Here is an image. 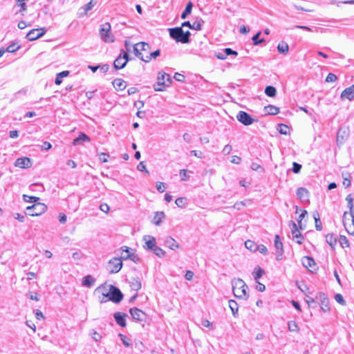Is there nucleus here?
I'll use <instances>...</instances> for the list:
<instances>
[{
    "instance_id": "obj_29",
    "label": "nucleus",
    "mask_w": 354,
    "mask_h": 354,
    "mask_svg": "<svg viewBox=\"0 0 354 354\" xmlns=\"http://www.w3.org/2000/svg\"><path fill=\"white\" fill-rule=\"evenodd\" d=\"M129 283L131 290L135 291L139 290L142 287L141 282L138 279H131Z\"/></svg>"
},
{
    "instance_id": "obj_22",
    "label": "nucleus",
    "mask_w": 354,
    "mask_h": 354,
    "mask_svg": "<svg viewBox=\"0 0 354 354\" xmlns=\"http://www.w3.org/2000/svg\"><path fill=\"white\" fill-rule=\"evenodd\" d=\"M348 133L346 130L343 129H339L337 133V145H342L344 142V141L348 138Z\"/></svg>"
},
{
    "instance_id": "obj_25",
    "label": "nucleus",
    "mask_w": 354,
    "mask_h": 354,
    "mask_svg": "<svg viewBox=\"0 0 354 354\" xmlns=\"http://www.w3.org/2000/svg\"><path fill=\"white\" fill-rule=\"evenodd\" d=\"M112 84L113 87L118 91H123L127 86L126 82L120 78L115 79Z\"/></svg>"
},
{
    "instance_id": "obj_32",
    "label": "nucleus",
    "mask_w": 354,
    "mask_h": 354,
    "mask_svg": "<svg viewBox=\"0 0 354 354\" xmlns=\"http://www.w3.org/2000/svg\"><path fill=\"white\" fill-rule=\"evenodd\" d=\"M313 218L315 221V228L317 230L320 231L322 229V222L320 221L319 214L317 211H315L313 213Z\"/></svg>"
},
{
    "instance_id": "obj_42",
    "label": "nucleus",
    "mask_w": 354,
    "mask_h": 354,
    "mask_svg": "<svg viewBox=\"0 0 354 354\" xmlns=\"http://www.w3.org/2000/svg\"><path fill=\"white\" fill-rule=\"evenodd\" d=\"M265 93L269 97H274L277 93V90L272 86H268L265 89Z\"/></svg>"
},
{
    "instance_id": "obj_54",
    "label": "nucleus",
    "mask_w": 354,
    "mask_h": 354,
    "mask_svg": "<svg viewBox=\"0 0 354 354\" xmlns=\"http://www.w3.org/2000/svg\"><path fill=\"white\" fill-rule=\"evenodd\" d=\"M335 299L337 303H339L342 305L346 304L345 300L341 294H336L335 295Z\"/></svg>"
},
{
    "instance_id": "obj_17",
    "label": "nucleus",
    "mask_w": 354,
    "mask_h": 354,
    "mask_svg": "<svg viewBox=\"0 0 354 354\" xmlns=\"http://www.w3.org/2000/svg\"><path fill=\"white\" fill-rule=\"evenodd\" d=\"M316 299L320 301L321 308L324 312L330 310L329 301L324 293L319 292L316 297Z\"/></svg>"
},
{
    "instance_id": "obj_52",
    "label": "nucleus",
    "mask_w": 354,
    "mask_h": 354,
    "mask_svg": "<svg viewBox=\"0 0 354 354\" xmlns=\"http://www.w3.org/2000/svg\"><path fill=\"white\" fill-rule=\"evenodd\" d=\"M140 50L141 51L148 52L150 50V46L146 42H139Z\"/></svg>"
},
{
    "instance_id": "obj_62",
    "label": "nucleus",
    "mask_w": 354,
    "mask_h": 354,
    "mask_svg": "<svg viewBox=\"0 0 354 354\" xmlns=\"http://www.w3.org/2000/svg\"><path fill=\"white\" fill-rule=\"evenodd\" d=\"M156 188L159 192L162 193L165 190V185L164 183L160 182L157 183Z\"/></svg>"
},
{
    "instance_id": "obj_21",
    "label": "nucleus",
    "mask_w": 354,
    "mask_h": 354,
    "mask_svg": "<svg viewBox=\"0 0 354 354\" xmlns=\"http://www.w3.org/2000/svg\"><path fill=\"white\" fill-rule=\"evenodd\" d=\"M126 317H127V314L120 313V312L115 313L113 315V317H114L115 322H117V324L119 326H120L122 327H124L127 325Z\"/></svg>"
},
{
    "instance_id": "obj_11",
    "label": "nucleus",
    "mask_w": 354,
    "mask_h": 354,
    "mask_svg": "<svg viewBox=\"0 0 354 354\" xmlns=\"http://www.w3.org/2000/svg\"><path fill=\"white\" fill-rule=\"evenodd\" d=\"M46 32V30L44 28L32 29L27 33L26 38L29 41H35L42 37Z\"/></svg>"
},
{
    "instance_id": "obj_55",
    "label": "nucleus",
    "mask_w": 354,
    "mask_h": 354,
    "mask_svg": "<svg viewBox=\"0 0 354 354\" xmlns=\"http://www.w3.org/2000/svg\"><path fill=\"white\" fill-rule=\"evenodd\" d=\"M337 77L336 76V75L333 74V73H328V75H327L326 78V82H334L337 80Z\"/></svg>"
},
{
    "instance_id": "obj_31",
    "label": "nucleus",
    "mask_w": 354,
    "mask_h": 354,
    "mask_svg": "<svg viewBox=\"0 0 354 354\" xmlns=\"http://www.w3.org/2000/svg\"><path fill=\"white\" fill-rule=\"evenodd\" d=\"M165 218V213L163 212H157L153 219V223L156 225H160L162 223V220Z\"/></svg>"
},
{
    "instance_id": "obj_36",
    "label": "nucleus",
    "mask_w": 354,
    "mask_h": 354,
    "mask_svg": "<svg viewBox=\"0 0 354 354\" xmlns=\"http://www.w3.org/2000/svg\"><path fill=\"white\" fill-rule=\"evenodd\" d=\"M229 307L232 310V315L236 317L237 316L239 310L237 303L234 300L231 299L229 301Z\"/></svg>"
},
{
    "instance_id": "obj_48",
    "label": "nucleus",
    "mask_w": 354,
    "mask_h": 354,
    "mask_svg": "<svg viewBox=\"0 0 354 354\" xmlns=\"http://www.w3.org/2000/svg\"><path fill=\"white\" fill-rule=\"evenodd\" d=\"M261 35V32H258L256 35H254L252 39L253 41L254 45H258L259 44H261L265 41L264 39H259V36Z\"/></svg>"
},
{
    "instance_id": "obj_51",
    "label": "nucleus",
    "mask_w": 354,
    "mask_h": 354,
    "mask_svg": "<svg viewBox=\"0 0 354 354\" xmlns=\"http://www.w3.org/2000/svg\"><path fill=\"white\" fill-rule=\"evenodd\" d=\"M20 48L19 46H16V44H12L9 45L7 48L5 50L8 53H15Z\"/></svg>"
},
{
    "instance_id": "obj_1",
    "label": "nucleus",
    "mask_w": 354,
    "mask_h": 354,
    "mask_svg": "<svg viewBox=\"0 0 354 354\" xmlns=\"http://www.w3.org/2000/svg\"><path fill=\"white\" fill-rule=\"evenodd\" d=\"M232 290L234 295L239 299H247L248 295L247 292L248 286L240 278L234 279L232 281Z\"/></svg>"
},
{
    "instance_id": "obj_37",
    "label": "nucleus",
    "mask_w": 354,
    "mask_h": 354,
    "mask_svg": "<svg viewBox=\"0 0 354 354\" xmlns=\"http://www.w3.org/2000/svg\"><path fill=\"white\" fill-rule=\"evenodd\" d=\"M193 4L191 1L188 2L186 5L185 10L183 12L181 15L182 19H186L187 17L191 14L192 10Z\"/></svg>"
},
{
    "instance_id": "obj_33",
    "label": "nucleus",
    "mask_w": 354,
    "mask_h": 354,
    "mask_svg": "<svg viewBox=\"0 0 354 354\" xmlns=\"http://www.w3.org/2000/svg\"><path fill=\"white\" fill-rule=\"evenodd\" d=\"M264 110L269 115H277L279 113V108L270 104L265 106Z\"/></svg>"
},
{
    "instance_id": "obj_14",
    "label": "nucleus",
    "mask_w": 354,
    "mask_h": 354,
    "mask_svg": "<svg viewBox=\"0 0 354 354\" xmlns=\"http://www.w3.org/2000/svg\"><path fill=\"white\" fill-rule=\"evenodd\" d=\"M303 266L308 269L311 272L317 270V266L315 260L310 257H304L302 259Z\"/></svg>"
},
{
    "instance_id": "obj_12",
    "label": "nucleus",
    "mask_w": 354,
    "mask_h": 354,
    "mask_svg": "<svg viewBox=\"0 0 354 354\" xmlns=\"http://www.w3.org/2000/svg\"><path fill=\"white\" fill-rule=\"evenodd\" d=\"M94 294L95 295H100L101 296H99V301L101 304L105 303L107 301H109V295L107 292V287L106 285H101L99 287H97L95 291Z\"/></svg>"
},
{
    "instance_id": "obj_63",
    "label": "nucleus",
    "mask_w": 354,
    "mask_h": 354,
    "mask_svg": "<svg viewBox=\"0 0 354 354\" xmlns=\"http://www.w3.org/2000/svg\"><path fill=\"white\" fill-rule=\"evenodd\" d=\"M190 153L198 158H202L203 157V153L201 151L192 150L190 151Z\"/></svg>"
},
{
    "instance_id": "obj_2",
    "label": "nucleus",
    "mask_w": 354,
    "mask_h": 354,
    "mask_svg": "<svg viewBox=\"0 0 354 354\" xmlns=\"http://www.w3.org/2000/svg\"><path fill=\"white\" fill-rule=\"evenodd\" d=\"M170 37L177 42L187 44L189 42L190 32L189 30L184 32L182 27L169 28Z\"/></svg>"
},
{
    "instance_id": "obj_47",
    "label": "nucleus",
    "mask_w": 354,
    "mask_h": 354,
    "mask_svg": "<svg viewBox=\"0 0 354 354\" xmlns=\"http://www.w3.org/2000/svg\"><path fill=\"white\" fill-rule=\"evenodd\" d=\"M151 251H153V253L158 257H163L166 254L165 250L157 245Z\"/></svg>"
},
{
    "instance_id": "obj_20",
    "label": "nucleus",
    "mask_w": 354,
    "mask_h": 354,
    "mask_svg": "<svg viewBox=\"0 0 354 354\" xmlns=\"http://www.w3.org/2000/svg\"><path fill=\"white\" fill-rule=\"evenodd\" d=\"M342 99H348L350 101L354 99V84L345 88L341 93Z\"/></svg>"
},
{
    "instance_id": "obj_18",
    "label": "nucleus",
    "mask_w": 354,
    "mask_h": 354,
    "mask_svg": "<svg viewBox=\"0 0 354 354\" xmlns=\"http://www.w3.org/2000/svg\"><path fill=\"white\" fill-rule=\"evenodd\" d=\"M96 4V1L91 0L87 4L81 7L77 12L79 17H82L87 15V12L91 10Z\"/></svg>"
},
{
    "instance_id": "obj_39",
    "label": "nucleus",
    "mask_w": 354,
    "mask_h": 354,
    "mask_svg": "<svg viewBox=\"0 0 354 354\" xmlns=\"http://www.w3.org/2000/svg\"><path fill=\"white\" fill-rule=\"evenodd\" d=\"M291 224L292 226V234L293 238L299 239L301 237V234L299 232L296 223L294 221H291Z\"/></svg>"
},
{
    "instance_id": "obj_24",
    "label": "nucleus",
    "mask_w": 354,
    "mask_h": 354,
    "mask_svg": "<svg viewBox=\"0 0 354 354\" xmlns=\"http://www.w3.org/2000/svg\"><path fill=\"white\" fill-rule=\"evenodd\" d=\"M297 196L300 200H301L303 201H308V196H309V192L304 187H299L297 190Z\"/></svg>"
},
{
    "instance_id": "obj_57",
    "label": "nucleus",
    "mask_w": 354,
    "mask_h": 354,
    "mask_svg": "<svg viewBox=\"0 0 354 354\" xmlns=\"http://www.w3.org/2000/svg\"><path fill=\"white\" fill-rule=\"evenodd\" d=\"M257 251L258 250L261 254L264 255L267 254L268 249L264 245H257Z\"/></svg>"
},
{
    "instance_id": "obj_6",
    "label": "nucleus",
    "mask_w": 354,
    "mask_h": 354,
    "mask_svg": "<svg viewBox=\"0 0 354 354\" xmlns=\"http://www.w3.org/2000/svg\"><path fill=\"white\" fill-rule=\"evenodd\" d=\"M122 256L120 258L114 257L108 262L106 269L111 274L118 273L122 267Z\"/></svg>"
},
{
    "instance_id": "obj_40",
    "label": "nucleus",
    "mask_w": 354,
    "mask_h": 354,
    "mask_svg": "<svg viewBox=\"0 0 354 354\" xmlns=\"http://www.w3.org/2000/svg\"><path fill=\"white\" fill-rule=\"evenodd\" d=\"M245 246L247 249L250 250L252 252L257 251V244L251 240H248L245 242Z\"/></svg>"
},
{
    "instance_id": "obj_10",
    "label": "nucleus",
    "mask_w": 354,
    "mask_h": 354,
    "mask_svg": "<svg viewBox=\"0 0 354 354\" xmlns=\"http://www.w3.org/2000/svg\"><path fill=\"white\" fill-rule=\"evenodd\" d=\"M236 119L239 122L245 126L252 124L254 122L257 121L252 118L250 115L243 111H240L236 115Z\"/></svg>"
},
{
    "instance_id": "obj_3",
    "label": "nucleus",
    "mask_w": 354,
    "mask_h": 354,
    "mask_svg": "<svg viewBox=\"0 0 354 354\" xmlns=\"http://www.w3.org/2000/svg\"><path fill=\"white\" fill-rule=\"evenodd\" d=\"M172 82L171 77L166 73H159L157 82L154 84L153 88L157 91H162L166 86H169Z\"/></svg>"
},
{
    "instance_id": "obj_4",
    "label": "nucleus",
    "mask_w": 354,
    "mask_h": 354,
    "mask_svg": "<svg viewBox=\"0 0 354 354\" xmlns=\"http://www.w3.org/2000/svg\"><path fill=\"white\" fill-rule=\"evenodd\" d=\"M100 35L101 39L106 43L114 41V36L111 32V24L109 23H104L101 26Z\"/></svg>"
},
{
    "instance_id": "obj_19",
    "label": "nucleus",
    "mask_w": 354,
    "mask_h": 354,
    "mask_svg": "<svg viewBox=\"0 0 354 354\" xmlns=\"http://www.w3.org/2000/svg\"><path fill=\"white\" fill-rule=\"evenodd\" d=\"M15 165L20 168H29L32 165L31 160L29 158H19L16 160Z\"/></svg>"
},
{
    "instance_id": "obj_59",
    "label": "nucleus",
    "mask_w": 354,
    "mask_h": 354,
    "mask_svg": "<svg viewBox=\"0 0 354 354\" xmlns=\"http://www.w3.org/2000/svg\"><path fill=\"white\" fill-rule=\"evenodd\" d=\"M109 153H101L99 154V158L102 162H108L107 157H109Z\"/></svg>"
},
{
    "instance_id": "obj_46",
    "label": "nucleus",
    "mask_w": 354,
    "mask_h": 354,
    "mask_svg": "<svg viewBox=\"0 0 354 354\" xmlns=\"http://www.w3.org/2000/svg\"><path fill=\"white\" fill-rule=\"evenodd\" d=\"M288 330L291 332H298L299 326L295 321H290L288 323Z\"/></svg>"
},
{
    "instance_id": "obj_28",
    "label": "nucleus",
    "mask_w": 354,
    "mask_h": 354,
    "mask_svg": "<svg viewBox=\"0 0 354 354\" xmlns=\"http://www.w3.org/2000/svg\"><path fill=\"white\" fill-rule=\"evenodd\" d=\"M277 50L279 53L286 55L289 50V46L285 41L280 42L277 46Z\"/></svg>"
},
{
    "instance_id": "obj_13",
    "label": "nucleus",
    "mask_w": 354,
    "mask_h": 354,
    "mask_svg": "<svg viewBox=\"0 0 354 354\" xmlns=\"http://www.w3.org/2000/svg\"><path fill=\"white\" fill-rule=\"evenodd\" d=\"M129 313L132 318L136 322H143L146 319V314L142 310L138 308H131Z\"/></svg>"
},
{
    "instance_id": "obj_23",
    "label": "nucleus",
    "mask_w": 354,
    "mask_h": 354,
    "mask_svg": "<svg viewBox=\"0 0 354 354\" xmlns=\"http://www.w3.org/2000/svg\"><path fill=\"white\" fill-rule=\"evenodd\" d=\"M165 244L167 247L169 248L171 250H175L176 249L179 248L180 245L177 243V241L172 237L168 236L166 238L165 241Z\"/></svg>"
},
{
    "instance_id": "obj_34",
    "label": "nucleus",
    "mask_w": 354,
    "mask_h": 354,
    "mask_svg": "<svg viewBox=\"0 0 354 354\" xmlns=\"http://www.w3.org/2000/svg\"><path fill=\"white\" fill-rule=\"evenodd\" d=\"M95 281V279L91 275H87L83 278L82 285L86 287L92 286Z\"/></svg>"
},
{
    "instance_id": "obj_30",
    "label": "nucleus",
    "mask_w": 354,
    "mask_h": 354,
    "mask_svg": "<svg viewBox=\"0 0 354 354\" xmlns=\"http://www.w3.org/2000/svg\"><path fill=\"white\" fill-rule=\"evenodd\" d=\"M160 54V50H156L154 52L150 53L148 55H146L145 57H141V60L145 62H149L152 59H156Z\"/></svg>"
},
{
    "instance_id": "obj_50",
    "label": "nucleus",
    "mask_w": 354,
    "mask_h": 354,
    "mask_svg": "<svg viewBox=\"0 0 354 354\" xmlns=\"http://www.w3.org/2000/svg\"><path fill=\"white\" fill-rule=\"evenodd\" d=\"M203 23V21H202L201 19L200 21H195L192 24L191 29H194V30H201V26H202V24Z\"/></svg>"
},
{
    "instance_id": "obj_15",
    "label": "nucleus",
    "mask_w": 354,
    "mask_h": 354,
    "mask_svg": "<svg viewBox=\"0 0 354 354\" xmlns=\"http://www.w3.org/2000/svg\"><path fill=\"white\" fill-rule=\"evenodd\" d=\"M143 241H145L144 248L151 251L156 246V239L150 235H145L143 236Z\"/></svg>"
},
{
    "instance_id": "obj_64",
    "label": "nucleus",
    "mask_w": 354,
    "mask_h": 354,
    "mask_svg": "<svg viewBox=\"0 0 354 354\" xmlns=\"http://www.w3.org/2000/svg\"><path fill=\"white\" fill-rule=\"evenodd\" d=\"M174 78L178 82H184L185 79L183 75H181L178 73H175Z\"/></svg>"
},
{
    "instance_id": "obj_61",
    "label": "nucleus",
    "mask_w": 354,
    "mask_h": 354,
    "mask_svg": "<svg viewBox=\"0 0 354 354\" xmlns=\"http://www.w3.org/2000/svg\"><path fill=\"white\" fill-rule=\"evenodd\" d=\"M100 209L107 214L109 212L110 207L106 203H103L100 205Z\"/></svg>"
},
{
    "instance_id": "obj_60",
    "label": "nucleus",
    "mask_w": 354,
    "mask_h": 354,
    "mask_svg": "<svg viewBox=\"0 0 354 354\" xmlns=\"http://www.w3.org/2000/svg\"><path fill=\"white\" fill-rule=\"evenodd\" d=\"M224 53L226 55V57L228 55H237V52L233 50L231 48H227L224 49Z\"/></svg>"
},
{
    "instance_id": "obj_45",
    "label": "nucleus",
    "mask_w": 354,
    "mask_h": 354,
    "mask_svg": "<svg viewBox=\"0 0 354 354\" xmlns=\"http://www.w3.org/2000/svg\"><path fill=\"white\" fill-rule=\"evenodd\" d=\"M338 241L342 248H348L350 245L349 242L345 236L340 235L338 239Z\"/></svg>"
},
{
    "instance_id": "obj_26",
    "label": "nucleus",
    "mask_w": 354,
    "mask_h": 354,
    "mask_svg": "<svg viewBox=\"0 0 354 354\" xmlns=\"http://www.w3.org/2000/svg\"><path fill=\"white\" fill-rule=\"evenodd\" d=\"M326 241L330 245V246L333 249H334L338 240H337V237L335 236V234H328L326 236Z\"/></svg>"
},
{
    "instance_id": "obj_53",
    "label": "nucleus",
    "mask_w": 354,
    "mask_h": 354,
    "mask_svg": "<svg viewBox=\"0 0 354 354\" xmlns=\"http://www.w3.org/2000/svg\"><path fill=\"white\" fill-rule=\"evenodd\" d=\"M185 201H186L185 198H183V197L178 198L176 200L175 203L176 204V205L178 207H183L185 206Z\"/></svg>"
},
{
    "instance_id": "obj_58",
    "label": "nucleus",
    "mask_w": 354,
    "mask_h": 354,
    "mask_svg": "<svg viewBox=\"0 0 354 354\" xmlns=\"http://www.w3.org/2000/svg\"><path fill=\"white\" fill-rule=\"evenodd\" d=\"M301 169V165L299 163H297L295 162L292 164V171L295 174H298L300 172V170Z\"/></svg>"
},
{
    "instance_id": "obj_9",
    "label": "nucleus",
    "mask_w": 354,
    "mask_h": 354,
    "mask_svg": "<svg viewBox=\"0 0 354 354\" xmlns=\"http://www.w3.org/2000/svg\"><path fill=\"white\" fill-rule=\"evenodd\" d=\"M129 61V55L127 52L121 50L120 55L113 62V66L116 70L123 68Z\"/></svg>"
},
{
    "instance_id": "obj_38",
    "label": "nucleus",
    "mask_w": 354,
    "mask_h": 354,
    "mask_svg": "<svg viewBox=\"0 0 354 354\" xmlns=\"http://www.w3.org/2000/svg\"><path fill=\"white\" fill-rule=\"evenodd\" d=\"M69 74V72L68 71H64L61 73H59L55 78V83L57 85H59L62 82V78L64 77L68 76Z\"/></svg>"
},
{
    "instance_id": "obj_35",
    "label": "nucleus",
    "mask_w": 354,
    "mask_h": 354,
    "mask_svg": "<svg viewBox=\"0 0 354 354\" xmlns=\"http://www.w3.org/2000/svg\"><path fill=\"white\" fill-rule=\"evenodd\" d=\"M263 274L264 270L259 266H257L252 273L254 279L256 281H258V280L263 276Z\"/></svg>"
},
{
    "instance_id": "obj_43",
    "label": "nucleus",
    "mask_w": 354,
    "mask_h": 354,
    "mask_svg": "<svg viewBox=\"0 0 354 354\" xmlns=\"http://www.w3.org/2000/svg\"><path fill=\"white\" fill-rule=\"evenodd\" d=\"M274 246L278 251H280L281 252H283V243L280 241V237L279 235H276L274 237Z\"/></svg>"
},
{
    "instance_id": "obj_27",
    "label": "nucleus",
    "mask_w": 354,
    "mask_h": 354,
    "mask_svg": "<svg viewBox=\"0 0 354 354\" xmlns=\"http://www.w3.org/2000/svg\"><path fill=\"white\" fill-rule=\"evenodd\" d=\"M85 141H90V138L85 133H81L77 138L73 140V145H77Z\"/></svg>"
},
{
    "instance_id": "obj_56",
    "label": "nucleus",
    "mask_w": 354,
    "mask_h": 354,
    "mask_svg": "<svg viewBox=\"0 0 354 354\" xmlns=\"http://www.w3.org/2000/svg\"><path fill=\"white\" fill-rule=\"evenodd\" d=\"M24 197L25 201L29 203H36L39 200V198L36 196H28L26 195H24Z\"/></svg>"
},
{
    "instance_id": "obj_8",
    "label": "nucleus",
    "mask_w": 354,
    "mask_h": 354,
    "mask_svg": "<svg viewBox=\"0 0 354 354\" xmlns=\"http://www.w3.org/2000/svg\"><path fill=\"white\" fill-rule=\"evenodd\" d=\"M350 217V212H345L342 216V223L346 232L354 236V221Z\"/></svg>"
},
{
    "instance_id": "obj_7",
    "label": "nucleus",
    "mask_w": 354,
    "mask_h": 354,
    "mask_svg": "<svg viewBox=\"0 0 354 354\" xmlns=\"http://www.w3.org/2000/svg\"><path fill=\"white\" fill-rule=\"evenodd\" d=\"M107 292L109 295V299L114 303L118 304L123 299V295L122 292L114 286L111 285L109 286V289H107Z\"/></svg>"
},
{
    "instance_id": "obj_16",
    "label": "nucleus",
    "mask_w": 354,
    "mask_h": 354,
    "mask_svg": "<svg viewBox=\"0 0 354 354\" xmlns=\"http://www.w3.org/2000/svg\"><path fill=\"white\" fill-rule=\"evenodd\" d=\"M120 250L124 252H127V256H122V259H123L124 260L130 259L135 263H138L139 261L140 258L138 257V256L131 252V250H132V249L129 248L127 246H122L120 248Z\"/></svg>"
},
{
    "instance_id": "obj_49",
    "label": "nucleus",
    "mask_w": 354,
    "mask_h": 354,
    "mask_svg": "<svg viewBox=\"0 0 354 354\" xmlns=\"http://www.w3.org/2000/svg\"><path fill=\"white\" fill-rule=\"evenodd\" d=\"M133 52L135 55L141 59V57H145L140 52L139 43L136 44L133 47Z\"/></svg>"
},
{
    "instance_id": "obj_5",
    "label": "nucleus",
    "mask_w": 354,
    "mask_h": 354,
    "mask_svg": "<svg viewBox=\"0 0 354 354\" xmlns=\"http://www.w3.org/2000/svg\"><path fill=\"white\" fill-rule=\"evenodd\" d=\"M27 214L31 216H37L42 214L47 210V206L44 203H37L27 207Z\"/></svg>"
},
{
    "instance_id": "obj_44",
    "label": "nucleus",
    "mask_w": 354,
    "mask_h": 354,
    "mask_svg": "<svg viewBox=\"0 0 354 354\" xmlns=\"http://www.w3.org/2000/svg\"><path fill=\"white\" fill-rule=\"evenodd\" d=\"M343 185L345 187H348L351 185L350 174L348 173H342Z\"/></svg>"
},
{
    "instance_id": "obj_41",
    "label": "nucleus",
    "mask_w": 354,
    "mask_h": 354,
    "mask_svg": "<svg viewBox=\"0 0 354 354\" xmlns=\"http://www.w3.org/2000/svg\"><path fill=\"white\" fill-rule=\"evenodd\" d=\"M277 130L279 133L283 135L289 134V127L286 124H280L278 125Z\"/></svg>"
}]
</instances>
